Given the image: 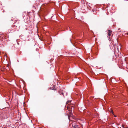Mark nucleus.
Here are the masks:
<instances>
[{"mask_svg": "<svg viewBox=\"0 0 128 128\" xmlns=\"http://www.w3.org/2000/svg\"><path fill=\"white\" fill-rule=\"evenodd\" d=\"M70 106L67 107V109L68 110V112H66V113L67 114L68 118L69 120H70V118L71 117H72V114L71 111L70 110Z\"/></svg>", "mask_w": 128, "mask_h": 128, "instance_id": "obj_1", "label": "nucleus"}, {"mask_svg": "<svg viewBox=\"0 0 128 128\" xmlns=\"http://www.w3.org/2000/svg\"><path fill=\"white\" fill-rule=\"evenodd\" d=\"M114 116L115 117H116V116H115V115H114Z\"/></svg>", "mask_w": 128, "mask_h": 128, "instance_id": "obj_6", "label": "nucleus"}, {"mask_svg": "<svg viewBox=\"0 0 128 128\" xmlns=\"http://www.w3.org/2000/svg\"><path fill=\"white\" fill-rule=\"evenodd\" d=\"M112 113H113V112H112Z\"/></svg>", "mask_w": 128, "mask_h": 128, "instance_id": "obj_5", "label": "nucleus"}, {"mask_svg": "<svg viewBox=\"0 0 128 128\" xmlns=\"http://www.w3.org/2000/svg\"><path fill=\"white\" fill-rule=\"evenodd\" d=\"M72 126L73 128H79V127L75 123H72Z\"/></svg>", "mask_w": 128, "mask_h": 128, "instance_id": "obj_2", "label": "nucleus"}, {"mask_svg": "<svg viewBox=\"0 0 128 128\" xmlns=\"http://www.w3.org/2000/svg\"><path fill=\"white\" fill-rule=\"evenodd\" d=\"M70 102V101H67V102H66V104H68V103H69V102Z\"/></svg>", "mask_w": 128, "mask_h": 128, "instance_id": "obj_4", "label": "nucleus"}, {"mask_svg": "<svg viewBox=\"0 0 128 128\" xmlns=\"http://www.w3.org/2000/svg\"><path fill=\"white\" fill-rule=\"evenodd\" d=\"M112 34V31L110 30H108V35L110 36Z\"/></svg>", "mask_w": 128, "mask_h": 128, "instance_id": "obj_3", "label": "nucleus"}]
</instances>
